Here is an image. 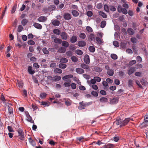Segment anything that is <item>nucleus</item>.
<instances>
[{
	"instance_id": "1",
	"label": "nucleus",
	"mask_w": 148,
	"mask_h": 148,
	"mask_svg": "<svg viewBox=\"0 0 148 148\" xmlns=\"http://www.w3.org/2000/svg\"><path fill=\"white\" fill-rule=\"evenodd\" d=\"M117 10L118 12L119 13L122 12L125 14H126L127 13V10L124 8H122L120 5L118 6Z\"/></svg>"
},
{
	"instance_id": "2",
	"label": "nucleus",
	"mask_w": 148,
	"mask_h": 148,
	"mask_svg": "<svg viewBox=\"0 0 148 148\" xmlns=\"http://www.w3.org/2000/svg\"><path fill=\"white\" fill-rule=\"evenodd\" d=\"M63 17L64 19L67 20H69L71 19V16L68 13H66L64 14Z\"/></svg>"
},
{
	"instance_id": "3",
	"label": "nucleus",
	"mask_w": 148,
	"mask_h": 148,
	"mask_svg": "<svg viewBox=\"0 0 148 148\" xmlns=\"http://www.w3.org/2000/svg\"><path fill=\"white\" fill-rule=\"evenodd\" d=\"M61 38L64 40H66L68 38V35L66 33L62 32L60 34Z\"/></svg>"
},
{
	"instance_id": "4",
	"label": "nucleus",
	"mask_w": 148,
	"mask_h": 148,
	"mask_svg": "<svg viewBox=\"0 0 148 148\" xmlns=\"http://www.w3.org/2000/svg\"><path fill=\"white\" fill-rule=\"evenodd\" d=\"M53 81V78L51 76H49L47 77L45 82L47 84H51Z\"/></svg>"
},
{
	"instance_id": "5",
	"label": "nucleus",
	"mask_w": 148,
	"mask_h": 148,
	"mask_svg": "<svg viewBox=\"0 0 148 148\" xmlns=\"http://www.w3.org/2000/svg\"><path fill=\"white\" fill-rule=\"evenodd\" d=\"M84 62L86 64H89L90 63V58L89 56L88 55H86L84 57Z\"/></svg>"
},
{
	"instance_id": "6",
	"label": "nucleus",
	"mask_w": 148,
	"mask_h": 148,
	"mask_svg": "<svg viewBox=\"0 0 148 148\" xmlns=\"http://www.w3.org/2000/svg\"><path fill=\"white\" fill-rule=\"evenodd\" d=\"M47 19V18L45 16H40L38 19L37 20L39 22H45Z\"/></svg>"
},
{
	"instance_id": "7",
	"label": "nucleus",
	"mask_w": 148,
	"mask_h": 148,
	"mask_svg": "<svg viewBox=\"0 0 148 148\" xmlns=\"http://www.w3.org/2000/svg\"><path fill=\"white\" fill-rule=\"evenodd\" d=\"M130 118H126L124 121H122L121 126H125L130 121Z\"/></svg>"
},
{
	"instance_id": "8",
	"label": "nucleus",
	"mask_w": 148,
	"mask_h": 148,
	"mask_svg": "<svg viewBox=\"0 0 148 148\" xmlns=\"http://www.w3.org/2000/svg\"><path fill=\"white\" fill-rule=\"evenodd\" d=\"M52 25L55 26H58L60 24V22L56 19H53L51 21Z\"/></svg>"
},
{
	"instance_id": "9",
	"label": "nucleus",
	"mask_w": 148,
	"mask_h": 148,
	"mask_svg": "<svg viewBox=\"0 0 148 148\" xmlns=\"http://www.w3.org/2000/svg\"><path fill=\"white\" fill-rule=\"evenodd\" d=\"M135 71V68L134 67H131L130 68L128 71V74L129 75L133 74Z\"/></svg>"
},
{
	"instance_id": "10",
	"label": "nucleus",
	"mask_w": 148,
	"mask_h": 148,
	"mask_svg": "<svg viewBox=\"0 0 148 148\" xmlns=\"http://www.w3.org/2000/svg\"><path fill=\"white\" fill-rule=\"evenodd\" d=\"M86 42L83 41L81 40L78 42L77 43L78 45L81 47H83L85 46L86 45Z\"/></svg>"
},
{
	"instance_id": "11",
	"label": "nucleus",
	"mask_w": 148,
	"mask_h": 148,
	"mask_svg": "<svg viewBox=\"0 0 148 148\" xmlns=\"http://www.w3.org/2000/svg\"><path fill=\"white\" fill-rule=\"evenodd\" d=\"M77 37L76 36H73L70 39V41L71 43H74L77 41Z\"/></svg>"
},
{
	"instance_id": "12",
	"label": "nucleus",
	"mask_w": 148,
	"mask_h": 148,
	"mask_svg": "<svg viewBox=\"0 0 148 148\" xmlns=\"http://www.w3.org/2000/svg\"><path fill=\"white\" fill-rule=\"evenodd\" d=\"M33 26L35 27L38 29H41L42 28V26L40 24L38 23H34Z\"/></svg>"
},
{
	"instance_id": "13",
	"label": "nucleus",
	"mask_w": 148,
	"mask_h": 148,
	"mask_svg": "<svg viewBox=\"0 0 148 148\" xmlns=\"http://www.w3.org/2000/svg\"><path fill=\"white\" fill-rule=\"evenodd\" d=\"M118 102V99L117 98H114L110 100V103L111 104H114L117 103Z\"/></svg>"
},
{
	"instance_id": "14",
	"label": "nucleus",
	"mask_w": 148,
	"mask_h": 148,
	"mask_svg": "<svg viewBox=\"0 0 148 148\" xmlns=\"http://www.w3.org/2000/svg\"><path fill=\"white\" fill-rule=\"evenodd\" d=\"M28 71L29 74L33 75L34 74L35 71L32 70V68L31 66H29L28 67Z\"/></svg>"
},
{
	"instance_id": "15",
	"label": "nucleus",
	"mask_w": 148,
	"mask_h": 148,
	"mask_svg": "<svg viewBox=\"0 0 148 148\" xmlns=\"http://www.w3.org/2000/svg\"><path fill=\"white\" fill-rule=\"evenodd\" d=\"M99 15L101 16L104 18H106L107 17V15L103 12L100 11L99 12Z\"/></svg>"
},
{
	"instance_id": "16",
	"label": "nucleus",
	"mask_w": 148,
	"mask_h": 148,
	"mask_svg": "<svg viewBox=\"0 0 148 148\" xmlns=\"http://www.w3.org/2000/svg\"><path fill=\"white\" fill-rule=\"evenodd\" d=\"M62 45L63 47L66 48L68 47L69 46V45L68 42L65 41H62Z\"/></svg>"
},
{
	"instance_id": "17",
	"label": "nucleus",
	"mask_w": 148,
	"mask_h": 148,
	"mask_svg": "<svg viewBox=\"0 0 148 148\" xmlns=\"http://www.w3.org/2000/svg\"><path fill=\"white\" fill-rule=\"evenodd\" d=\"M55 73L61 74L62 72V71L59 68H56L53 71Z\"/></svg>"
},
{
	"instance_id": "18",
	"label": "nucleus",
	"mask_w": 148,
	"mask_h": 148,
	"mask_svg": "<svg viewBox=\"0 0 148 148\" xmlns=\"http://www.w3.org/2000/svg\"><path fill=\"white\" fill-rule=\"evenodd\" d=\"M100 101L102 103L107 102H108V99L106 97H102L100 98Z\"/></svg>"
},
{
	"instance_id": "19",
	"label": "nucleus",
	"mask_w": 148,
	"mask_h": 148,
	"mask_svg": "<svg viewBox=\"0 0 148 148\" xmlns=\"http://www.w3.org/2000/svg\"><path fill=\"white\" fill-rule=\"evenodd\" d=\"M71 80L70 79H69L68 81V82H64V86L65 87H68L71 86Z\"/></svg>"
},
{
	"instance_id": "20",
	"label": "nucleus",
	"mask_w": 148,
	"mask_h": 148,
	"mask_svg": "<svg viewBox=\"0 0 148 148\" xmlns=\"http://www.w3.org/2000/svg\"><path fill=\"white\" fill-rule=\"evenodd\" d=\"M76 72L78 73L81 74L84 73V71L82 69L78 68L76 69Z\"/></svg>"
},
{
	"instance_id": "21",
	"label": "nucleus",
	"mask_w": 148,
	"mask_h": 148,
	"mask_svg": "<svg viewBox=\"0 0 148 148\" xmlns=\"http://www.w3.org/2000/svg\"><path fill=\"white\" fill-rule=\"evenodd\" d=\"M71 13L74 16H77L79 15V12L75 10H72Z\"/></svg>"
},
{
	"instance_id": "22",
	"label": "nucleus",
	"mask_w": 148,
	"mask_h": 148,
	"mask_svg": "<svg viewBox=\"0 0 148 148\" xmlns=\"http://www.w3.org/2000/svg\"><path fill=\"white\" fill-rule=\"evenodd\" d=\"M73 77V75H68L64 76L62 77L63 80H65L67 79L71 78Z\"/></svg>"
},
{
	"instance_id": "23",
	"label": "nucleus",
	"mask_w": 148,
	"mask_h": 148,
	"mask_svg": "<svg viewBox=\"0 0 148 148\" xmlns=\"http://www.w3.org/2000/svg\"><path fill=\"white\" fill-rule=\"evenodd\" d=\"M107 73L108 75L110 76H112L114 74V71L112 69H110L107 71Z\"/></svg>"
},
{
	"instance_id": "24",
	"label": "nucleus",
	"mask_w": 148,
	"mask_h": 148,
	"mask_svg": "<svg viewBox=\"0 0 148 148\" xmlns=\"http://www.w3.org/2000/svg\"><path fill=\"white\" fill-rule=\"evenodd\" d=\"M17 84L19 87L21 88L23 86V82L22 81L17 80Z\"/></svg>"
},
{
	"instance_id": "25",
	"label": "nucleus",
	"mask_w": 148,
	"mask_h": 148,
	"mask_svg": "<svg viewBox=\"0 0 148 148\" xmlns=\"http://www.w3.org/2000/svg\"><path fill=\"white\" fill-rule=\"evenodd\" d=\"M127 32L130 35H132L134 34V30L131 28H129L127 29Z\"/></svg>"
},
{
	"instance_id": "26",
	"label": "nucleus",
	"mask_w": 148,
	"mask_h": 148,
	"mask_svg": "<svg viewBox=\"0 0 148 148\" xmlns=\"http://www.w3.org/2000/svg\"><path fill=\"white\" fill-rule=\"evenodd\" d=\"M79 104L80 105L78 107V108L81 110L84 109L85 107V105L83 103V102H80Z\"/></svg>"
},
{
	"instance_id": "27",
	"label": "nucleus",
	"mask_w": 148,
	"mask_h": 148,
	"mask_svg": "<svg viewBox=\"0 0 148 148\" xmlns=\"http://www.w3.org/2000/svg\"><path fill=\"white\" fill-rule=\"evenodd\" d=\"M114 145L112 144H109L105 145L103 146V148H113Z\"/></svg>"
},
{
	"instance_id": "28",
	"label": "nucleus",
	"mask_w": 148,
	"mask_h": 148,
	"mask_svg": "<svg viewBox=\"0 0 148 148\" xmlns=\"http://www.w3.org/2000/svg\"><path fill=\"white\" fill-rule=\"evenodd\" d=\"M61 79V77L59 76H56L53 78V80L55 82L58 81Z\"/></svg>"
},
{
	"instance_id": "29",
	"label": "nucleus",
	"mask_w": 148,
	"mask_h": 148,
	"mask_svg": "<svg viewBox=\"0 0 148 148\" xmlns=\"http://www.w3.org/2000/svg\"><path fill=\"white\" fill-rule=\"evenodd\" d=\"M81 66L82 68L88 70L89 69V66L86 65L85 64H82L81 65Z\"/></svg>"
},
{
	"instance_id": "30",
	"label": "nucleus",
	"mask_w": 148,
	"mask_h": 148,
	"mask_svg": "<svg viewBox=\"0 0 148 148\" xmlns=\"http://www.w3.org/2000/svg\"><path fill=\"white\" fill-rule=\"evenodd\" d=\"M66 51V49L63 47H61L58 49V51L61 53H64Z\"/></svg>"
},
{
	"instance_id": "31",
	"label": "nucleus",
	"mask_w": 148,
	"mask_h": 148,
	"mask_svg": "<svg viewBox=\"0 0 148 148\" xmlns=\"http://www.w3.org/2000/svg\"><path fill=\"white\" fill-rule=\"evenodd\" d=\"M29 141L30 143L32 145L34 146L36 145L35 142L31 138H29Z\"/></svg>"
},
{
	"instance_id": "32",
	"label": "nucleus",
	"mask_w": 148,
	"mask_h": 148,
	"mask_svg": "<svg viewBox=\"0 0 148 148\" xmlns=\"http://www.w3.org/2000/svg\"><path fill=\"white\" fill-rule=\"evenodd\" d=\"M104 9L105 11L108 12H109V6H108L107 5L105 4L104 6Z\"/></svg>"
},
{
	"instance_id": "33",
	"label": "nucleus",
	"mask_w": 148,
	"mask_h": 148,
	"mask_svg": "<svg viewBox=\"0 0 148 148\" xmlns=\"http://www.w3.org/2000/svg\"><path fill=\"white\" fill-rule=\"evenodd\" d=\"M96 40L97 43L98 44H101L102 43V40L99 37H97L96 38Z\"/></svg>"
},
{
	"instance_id": "34",
	"label": "nucleus",
	"mask_w": 148,
	"mask_h": 148,
	"mask_svg": "<svg viewBox=\"0 0 148 148\" xmlns=\"http://www.w3.org/2000/svg\"><path fill=\"white\" fill-rule=\"evenodd\" d=\"M54 42L56 43L61 44L62 42V40L58 38H55L54 40Z\"/></svg>"
},
{
	"instance_id": "35",
	"label": "nucleus",
	"mask_w": 148,
	"mask_h": 148,
	"mask_svg": "<svg viewBox=\"0 0 148 148\" xmlns=\"http://www.w3.org/2000/svg\"><path fill=\"white\" fill-rule=\"evenodd\" d=\"M67 66L66 65V64L60 63L59 65V68L61 69H64L66 68Z\"/></svg>"
},
{
	"instance_id": "36",
	"label": "nucleus",
	"mask_w": 148,
	"mask_h": 148,
	"mask_svg": "<svg viewBox=\"0 0 148 148\" xmlns=\"http://www.w3.org/2000/svg\"><path fill=\"white\" fill-rule=\"evenodd\" d=\"M17 132L18 133V136H20V135H21L24 134V132L21 129H18L17 130Z\"/></svg>"
},
{
	"instance_id": "37",
	"label": "nucleus",
	"mask_w": 148,
	"mask_h": 148,
	"mask_svg": "<svg viewBox=\"0 0 148 148\" xmlns=\"http://www.w3.org/2000/svg\"><path fill=\"white\" fill-rule=\"evenodd\" d=\"M47 94L45 92L41 93L40 95V97L42 99L45 98L46 97Z\"/></svg>"
},
{
	"instance_id": "38",
	"label": "nucleus",
	"mask_w": 148,
	"mask_h": 148,
	"mask_svg": "<svg viewBox=\"0 0 148 148\" xmlns=\"http://www.w3.org/2000/svg\"><path fill=\"white\" fill-rule=\"evenodd\" d=\"M88 49L90 52L92 53L94 52L95 51V48L93 46H90L88 48Z\"/></svg>"
},
{
	"instance_id": "39",
	"label": "nucleus",
	"mask_w": 148,
	"mask_h": 148,
	"mask_svg": "<svg viewBox=\"0 0 148 148\" xmlns=\"http://www.w3.org/2000/svg\"><path fill=\"white\" fill-rule=\"evenodd\" d=\"M140 82L143 85L145 86H146L147 84V82L143 79H142L140 80Z\"/></svg>"
},
{
	"instance_id": "40",
	"label": "nucleus",
	"mask_w": 148,
	"mask_h": 148,
	"mask_svg": "<svg viewBox=\"0 0 148 148\" xmlns=\"http://www.w3.org/2000/svg\"><path fill=\"white\" fill-rule=\"evenodd\" d=\"M53 32L54 34L57 35H59L60 34V31L58 29H55L53 30Z\"/></svg>"
},
{
	"instance_id": "41",
	"label": "nucleus",
	"mask_w": 148,
	"mask_h": 148,
	"mask_svg": "<svg viewBox=\"0 0 148 148\" xmlns=\"http://www.w3.org/2000/svg\"><path fill=\"white\" fill-rule=\"evenodd\" d=\"M68 59L65 58H62L60 59V62L63 63H65L67 62Z\"/></svg>"
},
{
	"instance_id": "42",
	"label": "nucleus",
	"mask_w": 148,
	"mask_h": 148,
	"mask_svg": "<svg viewBox=\"0 0 148 148\" xmlns=\"http://www.w3.org/2000/svg\"><path fill=\"white\" fill-rule=\"evenodd\" d=\"M88 38L91 41L95 39L94 35L92 34H91L89 36Z\"/></svg>"
},
{
	"instance_id": "43",
	"label": "nucleus",
	"mask_w": 148,
	"mask_h": 148,
	"mask_svg": "<svg viewBox=\"0 0 148 148\" xmlns=\"http://www.w3.org/2000/svg\"><path fill=\"white\" fill-rule=\"evenodd\" d=\"M27 121L30 122L31 123H34V121L33 120H32V117L30 116H27Z\"/></svg>"
},
{
	"instance_id": "44",
	"label": "nucleus",
	"mask_w": 148,
	"mask_h": 148,
	"mask_svg": "<svg viewBox=\"0 0 148 148\" xmlns=\"http://www.w3.org/2000/svg\"><path fill=\"white\" fill-rule=\"evenodd\" d=\"M17 5L16 4H15L14 6L13 7L12 10L11 11V12L12 13H14L15 11L16 10V8Z\"/></svg>"
},
{
	"instance_id": "45",
	"label": "nucleus",
	"mask_w": 148,
	"mask_h": 148,
	"mask_svg": "<svg viewBox=\"0 0 148 148\" xmlns=\"http://www.w3.org/2000/svg\"><path fill=\"white\" fill-rule=\"evenodd\" d=\"M72 61L75 62H76L78 60L76 56H73L71 57Z\"/></svg>"
},
{
	"instance_id": "46",
	"label": "nucleus",
	"mask_w": 148,
	"mask_h": 148,
	"mask_svg": "<svg viewBox=\"0 0 148 148\" xmlns=\"http://www.w3.org/2000/svg\"><path fill=\"white\" fill-rule=\"evenodd\" d=\"M79 37L81 39H84L86 37V35L84 33H82L79 34Z\"/></svg>"
},
{
	"instance_id": "47",
	"label": "nucleus",
	"mask_w": 148,
	"mask_h": 148,
	"mask_svg": "<svg viewBox=\"0 0 148 148\" xmlns=\"http://www.w3.org/2000/svg\"><path fill=\"white\" fill-rule=\"evenodd\" d=\"M106 25V22L105 21H101V28H104Z\"/></svg>"
},
{
	"instance_id": "48",
	"label": "nucleus",
	"mask_w": 148,
	"mask_h": 148,
	"mask_svg": "<svg viewBox=\"0 0 148 148\" xmlns=\"http://www.w3.org/2000/svg\"><path fill=\"white\" fill-rule=\"evenodd\" d=\"M75 53L79 55H81L83 54L82 51L80 50H77L75 51Z\"/></svg>"
},
{
	"instance_id": "49",
	"label": "nucleus",
	"mask_w": 148,
	"mask_h": 148,
	"mask_svg": "<svg viewBox=\"0 0 148 148\" xmlns=\"http://www.w3.org/2000/svg\"><path fill=\"white\" fill-rule=\"evenodd\" d=\"M28 22V21L26 19H23L21 21V23L23 26L25 25Z\"/></svg>"
},
{
	"instance_id": "50",
	"label": "nucleus",
	"mask_w": 148,
	"mask_h": 148,
	"mask_svg": "<svg viewBox=\"0 0 148 148\" xmlns=\"http://www.w3.org/2000/svg\"><path fill=\"white\" fill-rule=\"evenodd\" d=\"M42 51L45 54H48L49 53V51L47 50L46 48H45L42 49Z\"/></svg>"
},
{
	"instance_id": "51",
	"label": "nucleus",
	"mask_w": 148,
	"mask_h": 148,
	"mask_svg": "<svg viewBox=\"0 0 148 148\" xmlns=\"http://www.w3.org/2000/svg\"><path fill=\"white\" fill-rule=\"evenodd\" d=\"M95 71L100 72L102 71V69L100 67H96L95 68Z\"/></svg>"
},
{
	"instance_id": "52",
	"label": "nucleus",
	"mask_w": 148,
	"mask_h": 148,
	"mask_svg": "<svg viewBox=\"0 0 148 148\" xmlns=\"http://www.w3.org/2000/svg\"><path fill=\"white\" fill-rule=\"evenodd\" d=\"M87 15L89 17H91L93 15V13L92 11H88L86 12Z\"/></svg>"
},
{
	"instance_id": "53",
	"label": "nucleus",
	"mask_w": 148,
	"mask_h": 148,
	"mask_svg": "<svg viewBox=\"0 0 148 148\" xmlns=\"http://www.w3.org/2000/svg\"><path fill=\"white\" fill-rule=\"evenodd\" d=\"M112 11H115L116 10L115 8L112 5L109 6V10Z\"/></svg>"
},
{
	"instance_id": "54",
	"label": "nucleus",
	"mask_w": 148,
	"mask_h": 148,
	"mask_svg": "<svg viewBox=\"0 0 148 148\" xmlns=\"http://www.w3.org/2000/svg\"><path fill=\"white\" fill-rule=\"evenodd\" d=\"M66 54L67 56L68 57H69L72 56V52L71 51H69L66 52Z\"/></svg>"
},
{
	"instance_id": "55",
	"label": "nucleus",
	"mask_w": 148,
	"mask_h": 148,
	"mask_svg": "<svg viewBox=\"0 0 148 148\" xmlns=\"http://www.w3.org/2000/svg\"><path fill=\"white\" fill-rule=\"evenodd\" d=\"M111 58L114 60H116L117 58V56L114 54H112L111 55Z\"/></svg>"
},
{
	"instance_id": "56",
	"label": "nucleus",
	"mask_w": 148,
	"mask_h": 148,
	"mask_svg": "<svg viewBox=\"0 0 148 148\" xmlns=\"http://www.w3.org/2000/svg\"><path fill=\"white\" fill-rule=\"evenodd\" d=\"M65 104L67 106H69L71 104V101L70 100H66L65 101Z\"/></svg>"
},
{
	"instance_id": "57",
	"label": "nucleus",
	"mask_w": 148,
	"mask_h": 148,
	"mask_svg": "<svg viewBox=\"0 0 148 148\" xmlns=\"http://www.w3.org/2000/svg\"><path fill=\"white\" fill-rule=\"evenodd\" d=\"M131 41L133 43H136L137 42V40L135 38H131Z\"/></svg>"
},
{
	"instance_id": "58",
	"label": "nucleus",
	"mask_w": 148,
	"mask_h": 148,
	"mask_svg": "<svg viewBox=\"0 0 148 148\" xmlns=\"http://www.w3.org/2000/svg\"><path fill=\"white\" fill-rule=\"evenodd\" d=\"M133 81L131 79H130L128 81V85L129 87H131L132 86Z\"/></svg>"
},
{
	"instance_id": "59",
	"label": "nucleus",
	"mask_w": 148,
	"mask_h": 148,
	"mask_svg": "<svg viewBox=\"0 0 148 148\" xmlns=\"http://www.w3.org/2000/svg\"><path fill=\"white\" fill-rule=\"evenodd\" d=\"M115 123L117 125H119L120 124V127L122 126H121V124L122 123V121L121 120H117L116 121Z\"/></svg>"
},
{
	"instance_id": "60",
	"label": "nucleus",
	"mask_w": 148,
	"mask_h": 148,
	"mask_svg": "<svg viewBox=\"0 0 148 148\" xmlns=\"http://www.w3.org/2000/svg\"><path fill=\"white\" fill-rule=\"evenodd\" d=\"M113 44L114 46L118 47L119 46V44L116 41H114L113 42Z\"/></svg>"
},
{
	"instance_id": "61",
	"label": "nucleus",
	"mask_w": 148,
	"mask_h": 148,
	"mask_svg": "<svg viewBox=\"0 0 148 148\" xmlns=\"http://www.w3.org/2000/svg\"><path fill=\"white\" fill-rule=\"evenodd\" d=\"M23 29V27L21 25H19L18 28V31L19 32H21Z\"/></svg>"
},
{
	"instance_id": "62",
	"label": "nucleus",
	"mask_w": 148,
	"mask_h": 148,
	"mask_svg": "<svg viewBox=\"0 0 148 148\" xmlns=\"http://www.w3.org/2000/svg\"><path fill=\"white\" fill-rule=\"evenodd\" d=\"M94 79H95L96 82H99L101 81V78L98 77H94Z\"/></svg>"
},
{
	"instance_id": "63",
	"label": "nucleus",
	"mask_w": 148,
	"mask_h": 148,
	"mask_svg": "<svg viewBox=\"0 0 148 148\" xmlns=\"http://www.w3.org/2000/svg\"><path fill=\"white\" fill-rule=\"evenodd\" d=\"M136 63V60H133L130 61L129 63V65H130L132 66L133 64H135Z\"/></svg>"
},
{
	"instance_id": "64",
	"label": "nucleus",
	"mask_w": 148,
	"mask_h": 148,
	"mask_svg": "<svg viewBox=\"0 0 148 148\" xmlns=\"http://www.w3.org/2000/svg\"><path fill=\"white\" fill-rule=\"evenodd\" d=\"M136 60L138 62H142V59L141 58L140 56H137L136 58Z\"/></svg>"
}]
</instances>
